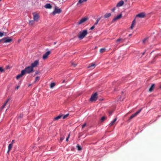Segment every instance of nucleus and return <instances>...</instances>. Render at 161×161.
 Here are the masks:
<instances>
[{"mask_svg":"<svg viewBox=\"0 0 161 161\" xmlns=\"http://www.w3.org/2000/svg\"><path fill=\"white\" fill-rule=\"evenodd\" d=\"M30 66L26 67L24 70L21 71L20 74L16 76V79H19L20 78L22 77L23 75L26 74H30Z\"/></svg>","mask_w":161,"mask_h":161,"instance_id":"nucleus-1","label":"nucleus"},{"mask_svg":"<svg viewBox=\"0 0 161 161\" xmlns=\"http://www.w3.org/2000/svg\"><path fill=\"white\" fill-rule=\"evenodd\" d=\"M87 31L86 30L80 31L78 35V37L80 40L82 39L87 34Z\"/></svg>","mask_w":161,"mask_h":161,"instance_id":"nucleus-2","label":"nucleus"},{"mask_svg":"<svg viewBox=\"0 0 161 161\" xmlns=\"http://www.w3.org/2000/svg\"><path fill=\"white\" fill-rule=\"evenodd\" d=\"M39 65V60H36L31 64V73L34 72L33 68L36 67Z\"/></svg>","mask_w":161,"mask_h":161,"instance_id":"nucleus-3","label":"nucleus"},{"mask_svg":"<svg viewBox=\"0 0 161 161\" xmlns=\"http://www.w3.org/2000/svg\"><path fill=\"white\" fill-rule=\"evenodd\" d=\"M33 15V20H31V25H32L33 23V21L37 22L39 18V16L38 14L36 13H34L32 14Z\"/></svg>","mask_w":161,"mask_h":161,"instance_id":"nucleus-4","label":"nucleus"},{"mask_svg":"<svg viewBox=\"0 0 161 161\" xmlns=\"http://www.w3.org/2000/svg\"><path fill=\"white\" fill-rule=\"evenodd\" d=\"M62 12L60 8H58V7L55 6L54 8V10L52 12V14L55 15L56 14H59Z\"/></svg>","mask_w":161,"mask_h":161,"instance_id":"nucleus-5","label":"nucleus"},{"mask_svg":"<svg viewBox=\"0 0 161 161\" xmlns=\"http://www.w3.org/2000/svg\"><path fill=\"white\" fill-rule=\"evenodd\" d=\"M97 93H95L92 95L90 98V100L91 101H95L97 99Z\"/></svg>","mask_w":161,"mask_h":161,"instance_id":"nucleus-6","label":"nucleus"},{"mask_svg":"<svg viewBox=\"0 0 161 161\" xmlns=\"http://www.w3.org/2000/svg\"><path fill=\"white\" fill-rule=\"evenodd\" d=\"M142 110V108H141L140 109H139L138 111L136 112V113L132 114L129 118V119L130 120L136 116V115L140 113V112Z\"/></svg>","mask_w":161,"mask_h":161,"instance_id":"nucleus-7","label":"nucleus"},{"mask_svg":"<svg viewBox=\"0 0 161 161\" xmlns=\"http://www.w3.org/2000/svg\"><path fill=\"white\" fill-rule=\"evenodd\" d=\"M51 53V52L50 51H48L43 56L42 58L43 59L45 60L47 58L49 55Z\"/></svg>","mask_w":161,"mask_h":161,"instance_id":"nucleus-8","label":"nucleus"},{"mask_svg":"<svg viewBox=\"0 0 161 161\" xmlns=\"http://www.w3.org/2000/svg\"><path fill=\"white\" fill-rule=\"evenodd\" d=\"M3 39H4L3 43L10 42L12 41V39L9 38L8 37H4Z\"/></svg>","mask_w":161,"mask_h":161,"instance_id":"nucleus-9","label":"nucleus"},{"mask_svg":"<svg viewBox=\"0 0 161 161\" xmlns=\"http://www.w3.org/2000/svg\"><path fill=\"white\" fill-rule=\"evenodd\" d=\"M87 20V18H82L80 20L78 23V25H80L83 23L85 22Z\"/></svg>","mask_w":161,"mask_h":161,"instance_id":"nucleus-10","label":"nucleus"},{"mask_svg":"<svg viewBox=\"0 0 161 161\" xmlns=\"http://www.w3.org/2000/svg\"><path fill=\"white\" fill-rule=\"evenodd\" d=\"M124 41V40L122 38H119V39L117 40L116 41V42L118 44H120L121 43L123 42Z\"/></svg>","mask_w":161,"mask_h":161,"instance_id":"nucleus-11","label":"nucleus"},{"mask_svg":"<svg viewBox=\"0 0 161 161\" xmlns=\"http://www.w3.org/2000/svg\"><path fill=\"white\" fill-rule=\"evenodd\" d=\"M96 67V65L93 63L90 64L89 66L87 67L88 68H91V69H94Z\"/></svg>","mask_w":161,"mask_h":161,"instance_id":"nucleus-12","label":"nucleus"},{"mask_svg":"<svg viewBox=\"0 0 161 161\" xmlns=\"http://www.w3.org/2000/svg\"><path fill=\"white\" fill-rule=\"evenodd\" d=\"M124 3V2L123 1L121 0L117 4L116 7H119L122 6Z\"/></svg>","mask_w":161,"mask_h":161,"instance_id":"nucleus-13","label":"nucleus"},{"mask_svg":"<svg viewBox=\"0 0 161 161\" xmlns=\"http://www.w3.org/2000/svg\"><path fill=\"white\" fill-rule=\"evenodd\" d=\"M145 16V14L144 13H141L139 14H138L136 15V17H139L140 18H143Z\"/></svg>","mask_w":161,"mask_h":161,"instance_id":"nucleus-14","label":"nucleus"},{"mask_svg":"<svg viewBox=\"0 0 161 161\" xmlns=\"http://www.w3.org/2000/svg\"><path fill=\"white\" fill-rule=\"evenodd\" d=\"M122 16V15L121 14H120L119 15L117 16L116 17L114 18L113 20V21H114L117 19H119L120 18H121Z\"/></svg>","mask_w":161,"mask_h":161,"instance_id":"nucleus-15","label":"nucleus"},{"mask_svg":"<svg viewBox=\"0 0 161 161\" xmlns=\"http://www.w3.org/2000/svg\"><path fill=\"white\" fill-rule=\"evenodd\" d=\"M135 23H136V20H135V19L132 21L131 26L130 27V29H131L132 30L133 29L135 25Z\"/></svg>","mask_w":161,"mask_h":161,"instance_id":"nucleus-16","label":"nucleus"},{"mask_svg":"<svg viewBox=\"0 0 161 161\" xmlns=\"http://www.w3.org/2000/svg\"><path fill=\"white\" fill-rule=\"evenodd\" d=\"M117 120V118H115L109 125V126H111L113 125L115 122Z\"/></svg>","mask_w":161,"mask_h":161,"instance_id":"nucleus-17","label":"nucleus"},{"mask_svg":"<svg viewBox=\"0 0 161 161\" xmlns=\"http://www.w3.org/2000/svg\"><path fill=\"white\" fill-rule=\"evenodd\" d=\"M155 86V84H153L151 87L149 89V91L150 92H151L153 90L154 87Z\"/></svg>","mask_w":161,"mask_h":161,"instance_id":"nucleus-18","label":"nucleus"},{"mask_svg":"<svg viewBox=\"0 0 161 161\" xmlns=\"http://www.w3.org/2000/svg\"><path fill=\"white\" fill-rule=\"evenodd\" d=\"M8 100H9V99H7L6 100L5 102L4 103L3 105L1 107V110L3 109L6 106L7 103L8 102Z\"/></svg>","mask_w":161,"mask_h":161,"instance_id":"nucleus-19","label":"nucleus"},{"mask_svg":"<svg viewBox=\"0 0 161 161\" xmlns=\"http://www.w3.org/2000/svg\"><path fill=\"white\" fill-rule=\"evenodd\" d=\"M111 15V13H106L104 15V18H108L110 17Z\"/></svg>","mask_w":161,"mask_h":161,"instance_id":"nucleus-20","label":"nucleus"},{"mask_svg":"<svg viewBox=\"0 0 161 161\" xmlns=\"http://www.w3.org/2000/svg\"><path fill=\"white\" fill-rule=\"evenodd\" d=\"M45 7L46 8H51L52 6L50 4H47L45 6Z\"/></svg>","mask_w":161,"mask_h":161,"instance_id":"nucleus-21","label":"nucleus"},{"mask_svg":"<svg viewBox=\"0 0 161 161\" xmlns=\"http://www.w3.org/2000/svg\"><path fill=\"white\" fill-rule=\"evenodd\" d=\"M13 147V144H9V145L8 146V150L7 152V153H8L10 151V150Z\"/></svg>","mask_w":161,"mask_h":161,"instance_id":"nucleus-22","label":"nucleus"},{"mask_svg":"<svg viewBox=\"0 0 161 161\" xmlns=\"http://www.w3.org/2000/svg\"><path fill=\"white\" fill-rule=\"evenodd\" d=\"M61 117H62V115H59L58 116L55 117L54 119V120H58Z\"/></svg>","mask_w":161,"mask_h":161,"instance_id":"nucleus-23","label":"nucleus"},{"mask_svg":"<svg viewBox=\"0 0 161 161\" xmlns=\"http://www.w3.org/2000/svg\"><path fill=\"white\" fill-rule=\"evenodd\" d=\"M87 0H79L78 3H77V4H78L79 3H81L83 2H85Z\"/></svg>","mask_w":161,"mask_h":161,"instance_id":"nucleus-24","label":"nucleus"},{"mask_svg":"<svg viewBox=\"0 0 161 161\" xmlns=\"http://www.w3.org/2000/svg\"><path fill=\"white\" fill-rule=\"evenodd\" d=\"M106 51V49L104 48H101L100 50V52L101 53H102L105 52Z\"/></svg>","mask_w":161,"mask_h":161,"instance_id":"nucleus-25","label":"nucleus"},{"mask_svg":"<svg viewBox=\"0 0 161 161\" xmlns=\"http://www.w3.org/2000/svg\"><path fill=\"white\" fill-rule=\"evenodd\" d=\"M55 85V84L54 83H52L50 85V87L52 88H53Z\"/></svg>","mask_w":161,"mask_h":161,"instance_id":"nucleus-26","label":"nucleus"},{"mask_svg":"<svg viewBox=\"0 0 161 161\" xmlns=\"http://www.w3.org/2000/svg\"><path fill=\"white\" fill-rule=\"evenodd\" d=\"M100 19H101L100 18H99L97 19L96 22H95L94 24V25H95L98 24V22L100 20Z\"/></svg>","mask_w":161,"mask_h":161,"instance_id":"nucleus-27","label":"nucleus"},{"mask_svg":"<svg viewBox=\"0 0 161 161\" xmlns=\"http://www.w3.org/2000/svg\"><path fill=\"white\" fill-rule=\"evenodd\" d=\"M64 139V136H61V137H60V140H59V142H61Z\"/></svg>","mask_w":161,"mask_h":161,"instance_id":"nucleus-28","label":"nucleus"},{"mask_svg":"<svg viewBox=\"0 0 161 161\" xmlns=\"http://www.w3.org/2000/svg\"><path fill=\"white\" fill-rule=\"evenodd\" d=\"M71 65L72 66H73L74 67H75L77 65L75 63H74L72 62H71Z\"/></svg>","mask_w":161,"mask_h":161,"instance_id":"nucleus-29","label":"nucleus"},{"mask_svg":"<svg viewBox=\"0 0 161 161\" xmlns=\"http://www.w3.org/2000/svg\"><path fill=\"white\" fill-rule=\"evenodd\" d=\"M40 79V77L39 76H36L35 79L34 83H35L36 81Z\"/></svg>","mask_w":161,"mask_h":161,"instance_id":"nucleus-30","label":"nucleus"},{"mask_svg":"<svg viewBox=\"0 0 161 161\" xmlns=\"http://www.w3.org/2000/svg\"><path fill=\"white\" fill-rule=\"evenodd\" d=\"M22 115L21 114H20L18 118V120H20L21 119L22 117Z\"/></svg>","mask_w":161,"mask_h":161,"instance_id":"nucleus-31","label":"nucleus"},{"mask_svg":"<svg viewBox=\"0 0 161 161\" xmlns=\"http://www.w3.org/2000/svg\"><path fill=\"white\" fill-rule=\"evenodd\" d=\"M78 150L79 151H80L81 150V147L79 145H77L76 146Z\"/></svg>","mask_w":161,"mask_h":161,"instance_id":"nucleus-32","label":"nucleus"},{"mask_svg":"<svg viewBox=\"0 0 161 161\" xmlns=\"http://www.w3.org/2000/svg\"><path fill=\"white\" fill-rule=\"evenodd\" d=\"M105 118H106L105 116L102 117L101 119V121L102 122L105 119Z\"/></svg>","mask_w":161,"mask_h":161,"instance_id":"nucleus-33","label":"nucleus"},{"mask_svg":"<svg viewBox=\"0 0 161 161\" xmlns=\"http://www.w3.org/2000/svg\"><path fill=\"white\" fill-rule=\"evenodd\" d=\"M69 115V114H66L64 116H63V119H65V118H66Z\"/></svg>","mask_w":161,"mask_h":161,"instance_id":"nucleus-34","label":"nucleus"},{"mask_svg":"<svg viewBox=\"0 0 161 161\" xmlns=\"http://www.w3.org/2000/svg\"><path fill=\"white\" fill-rule=\"evenodd\" d=\"M70 134L69 133L68 135V137H67V138H66V141H68V140H69V139L70 137Z\"/></svg>","mask_w":161,"mask_h":161,"instance_id":"nucleus-35","label":"nucleus"},{"mask_svg":"<svg viewBox=\"0 0 161 161\" xmlns=\"http://www.w3.org/2000/svg\"><path fill=\"white\" fill-rule=\"evenodd\" d=\"M147 38H146L144 39L142 41V42L143 43H145V42L147 41Z\"/></svg>","mask_w":161,"mask_h":161,"instance_id":"nucleus-36","label":"nucleus"},{"mask_svg":"<svg viewBox=\"0 0 161 161\" xmlns=\"http://www.w3.org/2000/svg\"><path fill=\"white\" fill-rule=\"evenodd\" d=\"M4 71V69L2 68V67H0V72H3Z\"/></svg>","mask_w":161,"mask_h":161,"instance_id":"nucleus-37","label":"nucleus"},{"mask_svg":"<svg viewBox=\"0 0 161 161\" xmlns=\"http://www.w3.org/2000/svg\"><path fill=\"white\" fill-rule=\"evenodd\" d=\"M32 103L33 104L32 105V106H36V103L35 102L33 101Z\"/></svg>","mask_w":161,"mask_h":161,"instance_id":"nucleus-38","label":"nucleus"},{"mask_svg":"<svg viewBox=\"0 0 161 161\" xmlns=\"http://www.w3.org/2000/svg\"><path fill=\"white\" fill-rule=\"evenodd\" d=\"M3 33H4V32H0V36L1 37L3 36Z\"/></svg>","mask_w":161,"mask_h":161,"instance_id":"nucleus-39","label":"nucleus"},{"mask_svg":"<svg viewBox=\"0 0 161 161\" xmlns=\"http://www.w3.org/2000/svg\"><path fill=\"white\" fill-rule=\"evenodd\" d=\"M86 125V123H84L82 126V128H84Z\"/></svg>","mask_w":161,"mask_h":161,"instance_id":"nucleus-40","label":"nucleus"},{"mask_svg":"<svg viewBox=\"0 0 161 161\" xmlns=\"http://www.w3.org/2000/svg\"><path fill=\"white\" fill-rule=\"evenodd\" d=\"M20 85H18L17 86H16L15 87V89L16 90H18L19 89V88L20 87Z\"/></svg>","mask_w":161,"mask_h":161,"instance_id":"nucleus-41","label":"nucleus"},{"mask_svg":"<svg viewBox=\"0 0 161 161\" xmlns=\"http://www.w3.org/2000/svg\"><path fill=\"white\" fill-rule=\"evenodd\" d=\"M95 28V25H93L92 26L91 28H90V30H92L93 29Z\"/></svg>","mask_w":161,"mask_h":161,"instance_id":"nucleus-42","label":"nucleus"},{"mask_svg":"<svg viewBox=\"0 0 161 161\" xmlns=\"http://www.w3.org/2000/svg\"><path fill=\"white\" fill-rule=\"evenodd\" d=\"M10 68V67L8 65V66H6V69H9Z\"/></svg>","mask_w":161,"mask_h":161,"instance_id":"nucleus-43","label":"nucleus"},{"mask_svg":"<svg viewBox=\"0 0 161 161\" xmlns=\"http://www.w3.org/2000/svg\"><path fill=\"white\" fill-rule=\"evenodd\" d=\"M3 40H4V39H3V38L1 39H0V42H3Z\"/></svg>","mask_w":161,"mask_h":161,"instance_id":"nucleus-44","label":"nucleus"},{"mask_svg":"<svg viewBox=\"0 0 161 161\" xmlns=\"http://www.w3.org/2000/svg\"><path fill=\"white\" fill-rule=\"evenodd\" d=\"M15 140H13L11 142V144H13L14 143Z\"/></svg>","mask_w":161,"mask_h":161,"instance_id":"nucleus-45","label":"nucleus"},{"mask_svg":"<svg viewBox=\"0 0 161 161\" xmlns=\"http://www.w3.org/2000/svg\"><path fill=\"white\" fill-rule=\"evenodd\" d=\"M38 73H39V72H38V71H36V72H35V74L34 75H37Z\"/></svg>","mask_w":161,"mask_h":161,"instance_id":"nucleus-46","label":"nucleus"},{"mask_svg":"<svg viewBox=\"0 0 161 161\" xmlns=\"http://www.w3.org/2000/svg\"><path fill=\"white\" fill-rule=\"evenodd\" d=\"M115 8H113V9H112L111 11L112 12H114L115 11Z\"/></svg>","mask_w":161,"mask_h":161,"instance_id":"nucleus-47","label":"nucleus"},{"mask_svg":"<svg viewBox=\"0 0 161 161\" xmlns=\"http://www.w3.org/2000/svg\"><path fill=\"white\" fill-rule=\"evenodd\" d=\"M145 53V51H144L142 53V55H143Z\"/></svg>","mask_w":161,"mask_h":161,"instance_id":"nucleus-48","label":"nucleus"},{"mask_svg":"<svg viewBox=\"0 0 161 161\" xmlns=\"http://www.w3.org/2000/svg\"><path fill=\"white\" fill-rule=\"evenodd\" d=\"M65 80H64L63 81V83H64V82H65Z\"/></svg>","mask_w":161,"mask_h":161,"instance_id":"nucleus-49","label":"nucleus"},{"mask_svg":"<svg viewBox=\"0 0 161 161\" xmlns=\"http://www.w3.org/2000/svg\"><path fill=\"white\" fill-rule=\"evenodd\" d=\"M159 88L161 89V85L160 86Z\"/></svg>","mask_w":161,"mask_h":161,"instance_id":"nucleus-50","label":"nucleus"},{"mask_svg":"<svg viewBox=\"0 0 161 161\" xmlns=\"http://www.w3.org/2000/svg\"><path fill=\"white\" fill-rule=\"evenodd\" d=\"M56 42H54V44H56Z\"/></svg>","mask_w":161,"mask_h":161,"instance_id":"nucleus-51","label":"nucleus"},{"mask_svg":"<svg viewBox=\"0 0 161 161\" xmlns=\"http://www.w3.org/2000/svg\"><path fill=\"white\" fill-rule=\"evenodd\" d=\"M29 24L30 23V20H29Z\"/></svg>","mask_w":161,"mask_h":161,"instance_id":"nucleus-52","label":"nucleus"},{"mask_svg":"<svg viewBox=\"0 0 161 161\" xmlns=\"http://www.w3.org/2000/svg\"><path fill=\"white\" fill-rule=\"evenodd\" d=\"M28 86H30V84H28Z\"/></svg>","mask_w":161,"mask_h":161,"instance_id":"nucleus-53","label":"nucleus"},{"mask_svg":"<svg viewBox=\"0 0 161 161\" xmlns=\"http://www.w3.org/2000/svg\"><path fill=\"white\" fill-rule=\"evenodd\" d=\"M129 36H131V35H130H130H129Z\"/></svg>","mask_w":161,"mask_h":161,"instance_id":"nucleus-54","label":"nucleus"},{"mask_svg":"<svg viewBox=\"0 0 161 161\" xmlns=\"http://www.w3.org/2000/svg\"><path fill=\"white\" fill-rule=\"evenodd\" d=\"M2 0H0V1H1Z\"/></svg>","mask_w":161,"mask_h":161,"instance_id":"nucleus-55","label":"nucleus"}]
</instances>
